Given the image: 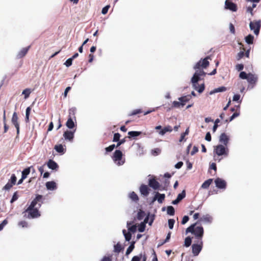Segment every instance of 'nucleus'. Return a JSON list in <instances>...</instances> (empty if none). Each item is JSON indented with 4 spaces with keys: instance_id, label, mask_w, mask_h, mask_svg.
<instances>
[{
    "instance_id": "nucleus-53",
    "label": "nucleus",
    "mask_w": 261,
    "mask_h": 261,
    "mask_svg": "<svg viewBox=\"0 0 261 261\" xmlns=\"http://www.w3.org/2000/svg\"><path fill=\"white\" fill-rule=\"evenodd\" d=\"M143 111L141 109H137V110H134L132 113L130 114V115H137L138 114H139V113H143Z\"/></svg>"
},
{
    "instance_id": "nucleus-33",
    "label": "nucleus",
    "mask_w": 261,
    "mask_h": 261,
    "mask_svg": "<svg viewBox=\"0 0 261 261\" xmlns=\"http://www.w3.org/2000/svg\"><path fill=\"white\" fill-rule=\"evenodd\" d=\"M30 168H27L24 169L22 172V179H25L27 178V176L30 174Z\"/></svg>"
},
{
    "instance_id": "nucleus-11",
    "label": "nucleus",
    "mask_w": 261,
    "mask_h": 261,
    "mask_svg": "<svg viewBox=\"0 0 261 261\" xmlns=\"http://www.w3.org/2000/svg\"><path fill=\"white\" fill-rule=\"evenodd\" d=\"M11 121L17 130V135L19 134V124L18 123V117L16 112H14L12 115Z\"/></svg>"
},
{
    "instance_id": "nucleus-19",
    "label": "nucleus",
    "mask_w": 261,
    "mask_h": 261,
    "mask_svg": "<svg viewBox=\"0 0 261 261\" xmlns=\"http://www.w3.org/2000/svg\"><path fill=\"white\" fill-rule=\"evenodd\" d=\"M63 136L66 140L72 141L74 137V132L69 130H66L64 132Z\"/></svg>"
},
{
    "instance_id": "nucleus-36",
    "label": "nucleus",
    "mask_w": 261,
    "mask_h": 261,
    "mask_svg": "<svg viewBox=\"0 0 261 261\" xmlns=\"http://www.w3.org/2000/svg\"><path fill=\"white\" fill-rule=\"evenodd\" d=\"M145 216V213L144 211L140 210L137 214V219L139 220H142Z\"/></svg>"
},
{
    "instance_id": "nucleus-41",
    "label": "nucleus",
    "mask_w": 261,
    "mask_h": 261,
    "mask_svg": "<svg viewBox=\"0 0 261 261\" xmlns=\"http://www.w3.org/2000/svg\"><path fill=\"white\" fill-rule=\"evenodd\" d=\"M115 147H116V146H115V144H112L109 146L106 147L105 148L106 151V154H107L108 152H111L112 151H113Z\"/></svg>"
},
{
    "instance_id": "nucleus-23",
    "label": "nucleus",
    "mask_w": 261,
    "mask_h": 261,
    "mask_svg": "<svg viewBox=\"0 0 261 261\" xmlns=\"http://www.w3.org/2000/svg\"><path fill=\"white\" fill-rule=\"evenodd\" d=\"M191 98L192 97L190 95H187L179 97L178 100L181 102L182 106H184L186 105V103L189 101L191 99Z\"/></svg>"
},
{
    "instance_id": "nucleus-3",
    "label": "nucleus",
    "mask_w": 261,
    "mask_h": 261,
    "mask_svg": "<svg viewBox=\"0 0 261 261\" xmlns=\"http://www.w3.org/2000/svg\"><path fill=\"white\" fill-rule=\"evenodd\" d=\"M186 233L190 232L194 235L197 240H202L204 234V229L200 224H199V221L191 225L186 229Z\"/></svg>"
},
{
    "instance_id": "nucleus-29",
    "label": "nucleus",
    "mask_w": 261,
    "mask_h": 261,
    "mask_svg": "<svg viewBox=\"0 0 261 261\" xmlns=\"http://www.w3.org/2000/svg\"><path fill=\"white\" fill-rule=\"evenodd\" d=\"M226 89H227L226 87H225L224 86H222V87L214 89L211 92V94L225 91L226 90Z\"/></svg>"
},
{
    "instance_id": "nucleus-61",
    "label": "nucleus",
    "mask_w": 261,
    "mask_h": 261,
    "mask_svg": "<svg viewBox=\"0 0 261 261\" xmlns=\"http://www.w3.org/2000/svg\"><path fill=\"white\" fill-rule=\"evenodd\" d=\"M145 224H143V223H142L141 224H140V225L139 226V228H138V230L140 231V232H143L145 230Z\"/></svg>"
},
{
    "instance_id": "nucleus-34",
    "label": "nucleus",
    "mask_w": 261,
    "mask_h": 261,
    "mask_svg": "<svg viewBox=\"0 0 261 261\" xmlns=\"http://www.w3.org/2000/svg\"><path fill=\"white\" fill-rule=\"evenodd\" d=\"M254 37L251 34L248 35L245 37V41L248 44H252L253 43Z\"/></svg>"
},
{
    "instance_id": "nucleus-46",
    "label": "nucleus",
    "mask_w": 261,
    "mask_h": 261,
    "mask_svg": "<svg viewBox=\"0 0 261 261\" xmlns=\"http://www.w3.org/2000/svg\"><path fill=\"white\" fill-rule=\"evenodd\" d=\"M18 225L19 226L21 227L22 228L27 227L28 226L27 222L25 221H21L19 222Z\"/></svg>"
},
{
    "instance_id": "nucleus-44",
    "label": "nucleus",
    "mask_w": 261,
    "mask_h": 261,
    "mask_svg": "<svg viewBox=\"0 0 261 261\" xmlns=\"http://www.w3.org/2000/svg\"><path fill=\"white\" fill-rule=\"evenodd\" d=\"M180 106L183 107L181 101H174L172 103V107L179 108Z\"/></svg>"
},
{
    "instance_id": "nucleus-15",
    "label": "nucleus",
    "mask_w": 261,
    "mask_h": 261,
    "mask_svg": "<svg viewBox=\"0 0 261 261\" xmlns=\"http://www.w3.org/2000/svg\"><path fill=\"white\" fill-rule=\"evenodd\" d=\"M219 142L222 143L223 145L227 146L229 142V138L225 133H222L220 135Z\"/></svg>"
},
{
    "instance_id": "nucleus-7",
    "label": "nucleus",
    "mask_w": 261,
    "mask_h": 261,
    "mask_svg": "<svg viewBox=\"0 0 261 261\" xmlns=\"http://www.w3.org/2000/svg\"><path fill=\"white\" fill-rule=\"evenodd\" d=\"M122 152L120 150H116L113 153L112 159L115 162H118V165H122L124 163V161H121L122 158Z\"/></svg>"
},
{
    "instance_id": "nucleus-6",
    "label": "nucleus",
    "mask_w": 261,
    "mask_h": 261,
    "mask_svg": "<svg viewBox=\"0 0 261 261\" xmlns=\"http://www.w3.org/2000/svg\"><path fill=\"white\" fill-rule=\"evenodd\" d=\"M196 242V244H193L192 246V253L194 256H197L199 254L203 246L202 240H197Z\"/></svg>"
},
{
    "instance_id": "nucleus-24",
    "label": "nucleus",
    "mask_w": 261,
    "mask_h": 261,
    "mask_svg": "<svg viewBox=\"0 0 261 261\" xmlns=\"http://www.w3.org/2000/svg\"><path fill=\"white\" fill-rule=\"evenodd\" d=\"M172 130V127L170 125H168L162 129L159 132V134L162 136H163L167 132H171Z\"/></svg>"
},
{
    "instance_id": "nucleus-28",
    "label": "nucleus",
    "mask_w": 261,
    "mask_h": 261,
    "mask_svg": "<svg viewBox=\"0 0 261 261\" xmlns=\"http://www.w3.org/2000/svg\"><path fill=\"white\" fill-rule=\"evenodd\" d=\"M213 179H208L206 180H205L201 185V188H203V189H207L210 185L213 182Z\"/></svg>"
},
{
    "instance_id": "nucleus-64",
    "label": "nucleus",
    "mask_w": 261,
    "mask_h": 261,
    "mask_svg": "<svg viewBox=\"0 0 261 261\" xmlns=\"http://www.w3.org/2000/svg\"><path fill=\"white\" fill-rule=\"evenodd\" d=\"M183 165V163L182 162H178L177 164H175V167L177 169L180 168Z\"/></svg>"
},
{
    "instance_id": "nucleus-52",
    "label": "nucleus",
    "mask_w": 261,
    "mask_h": 261,
    "mask_svg": "<svg viewBox=\"0 0 261 261\" xmlns=\"http://www.w3.org/2000/svg\"><path fill=\"white\" fill-rule=\"evenodd\" d=\"M126 137H125L124 138L121 139V140H120L119 139V141H117L118 143L116 145V147H118L119 146H120L121 145L124 144L125 141H126Z\"/></svg>"
},
{
    "instance_id": "nucleus-17",
    "label": "nucleus",
    "mask_w": 261,
    "mask_h": 261,
    "mask_svg": "<svg viewBox=\"0 0 261 261\" xmlns=\"http://www.w3.org/2000/svg\"><path fill=\"white\" fill-rule=\"evenodd\" d=\"M47 167L52 170H57L59 168V166L56 162L52 160H49L47 163Z\"/></svg>"
},
{
    "instance_id": "nucleus-39",
    "label": "nucleus",
    "mask_w": 261,
    "mask_h": 261,
    "mask_svg": "<svg viewBox=\"0 0 261 261\" xmlns=\"http://www.w3.org/2000/svg\"><path fill=\"white\" fill-rule=\"evenodd\" d=\"M122 249L121 245L119 243H118L116 245H114V252L119 253Z\"/></svg>"
},
{
    "instance_id": "nucleus-12",
    "label": "nucleus",
    "mask_w": 261,
    "mask_h": 261,
    "mask_svg": "<svg viewBox=\"0 0 261 261\" xmlns=\"http://www.w3.org/2000/svg\"><path fill=\"white\" fill-rule=\"evenodd\" d=\"M148 185L154 190H161V185L154 178L149 179Z\"/></svg>"
},
{
    "instance_id": "nucleus-62",
    "label": "nucleus",
    "mask_w": 261,
    "mask_h": 261,
    "mask_svg": "<svg viewBox=\"0 0 261 261\" xmlns=\"http://www.w3.org/2000/svg\"><path fill=\"white\" fill-rule=\"evenodd\" d=\"M229 29H230V32L232 34H235V28H234V25L232 23H230V24H229Z\"/></svg>"
},
{
    "instance_id": "nucleus-2",
    "label": "nucleus",
    "mask_w": 261,
    "mask_h": 261,
    "mask_svg": "<svg viewBox=\"0 0 261 261\" xmlns=\"http://www.w3.org/2000/svg\"><path fill=\"white\" fill-rule=\"evenodd\" d=\"M211 59L210 56H207L203 59H201L194 66L195 72L191 79V82H199L204 80V77L206 73L203 71V69L207 67L210 64L208 60Z\"/></svg>"
},
{
    "instance_id": "nucleus-50",
    "label": "nucleus",
    "mask_w": 261,
    "mask_h": 261,
    "mask_svg": "<svg viewBox=\"0 0 261 261\" xmlns=\"http://www.w3.org/2000/svg\"><path fill=\"white\" fill-rule=\"evenodd\" d=\"M175 223V220L173 219H170L168 220V226L170 229H172L173 228V226Z\"/></svg>"
},
{
    "instance_id": "nucleus-51",
    "label": "nucleus",
    "mask_w": 261,
    "mask_h": 261,
    "mask_svg": "<svg viewBox=\"0 0 261 261\" xmlns=\"http://www.w3.org/2000/svg\"><path fill=\"white\" fill-rule=\"evenodd\" d=\"M128 229L130 232H135L137 230V225H133L132 226L128 227Z\"/></svg>"
},
{
    "instance_id": "nucleus-48",
    "label": "nucleus",
    "mask_w": 261,
    "mask_h": 261,
    "mask_svg": "<svg viewBox=\"0 0 261 261\" xmlns=\"http://www.w3.org/2000/svg\"><path fill=\"white\" fill-rule=\"evenodd\" d=\"M120 136H121V135L119 133H115L114 135L113 141V142H117V141H119Z\"/></svg>"
},
{
    "instance_id": "nucleus-37",
    "label": "nucleus",
    "mask_w": 261,
    "mask_h": 261,
    "mask_svg": "<svg viewBox=\"0 0 261 261\" xmlns=\"http://www.w3.org/2000/svg\"><path fill=\"white\" fill-rule=\"evenodd\" d=\"M123 233L125 237L126 241H129L132 238V234L130 232H126V230L124 229L123 230Z\"/></svg>"
},
{
    "instance_id": "nucleus-58",
    "label": "nucleus",
    "mask_w": 261,
    "mask_h": 261,
    "mask_svg": "<svg viewBox=\"0 0 261 261\" xmlns=\"http://www.w3.org/2000/svg\"><path fill=\"white\" fill-rule=\"evenodd\" d=\"M109 8H110L109 5H107V6H105V7H103L101 11L102 14H107Z\"/></svg>"
},
{
    "instance_id": "nucleus-1",
    "label": "nucleus",
    "mask_w": 261,
    "mask_h": 261,
    "mask_svg": "<svg viewBox=\"0 0 261 261\" xmlns=\"http://www.w3.org/2000/svg\"><path fill=\"white\" fill-rule=\"evenodd\" d=\"M43 203V196L37 195L29 207L23 212V217L28 219L37 218L40 216L39 208Z\"/></svg>"
},
{
    "instance_id": "nucleus-32",
    "label": "nucleus",
    "mask_w": 261,
    "mask_h": 261,
    "mask_svg": "<svg viewBox=\"0 0 261 261\" xmlns=\"http://www.w3.org/2000/svg\"><path fill=\"white\" fill-rule=\"evenodd\" d=\"M141 132H137V131H130L128 133V135H129L128 138H130L132 137H135L139 136L141 135Z\"/></svg>"
},
{
    "instance_id": "nucleus-31",
    "label": "nucleus",
    "mask_w": 261,
    "mask_h": 261,
    "mask_svg": "<svg viewBox=\"0 0 261 261\" xmlns=\"http://www.w3.org/2000/svg\"><path fill=\"white\" fill-rule=\"evenodd\" d=\"M32 91L33 90H32L31 89L26 88L22 91V94L24 95L25 99H27L29 97L30 94H31Z\"/></svg>"
},
{
    "instance_id": "nucleus-5",
    "label": "nucleus",
    "mask_w": 261,
    "mask_h": 261,
    "mask_svg": "<svg viewBox=\"0 0 261 261\" xmlns=\"http://www.w3.org/2000/svg\"><path fill=\"white\" fill-rule=\"evenodd\" d=\"M229 149L223 145H218L214 146V152L218 156L224 155L226 156L228 154Z\"/></svg>"
},
{
    "instance_id": "nucleus-55",
    "label": "nucleus",
    "mask_w": 261,
    "mask_h": 261,
    "mask_svg": "<svg viewBox=\"0 0 261 261\" xmlns=\"http://www.w3.org/2000/svg\"><path fill=\"white\" fill-rule=\"evenodd\" d=\"M8 220L7 219H5L3 221V222L0 224V231L2 230L4 227L8 223Z\"/></svg>"
},
{
    "instance_id": "nucleus-27",
    "label": "nucleus",
    "mask_w": 261,
    "mask_h": 261,
    "mask_svg": "<svg viewBox=\"0 0 261 261\" xmlns=\"http://www.w3.org/2000/svg\"><path fill=\"white\" fill-rule=\"evenodd\" d=\"M129 197L133 201L137 202L139 199L137 195V194L135 192H132L129 194Z\"/></svg>"
},
{
    "instance_id": "nucleus-49",
    "label": "nucleus",
    "mask_w": 261,
    "mask_h": 261,
    "mask_svg": "<svg viewBox=\"0 0 261 261\" xmlns=\"http://www.w3.org/2000/svg\"><path fill=\"white\" fill-rule=\"evenodd\" d=\"M248 76V74H247V73H246L245 72H244V71H242V72H241V73H240V77L242 79H243V80H247Z\"/></svg>"
},
{
    "instance_id": "nucleus-10",
    "label": "nucleus",
    "mask_w": 261,
    "mask_h": 261,
    "mask_svg": "<svg viewBox=\"0 0 261 261\" xmlns=\"http://www.w3.org/2000/svg\"><path fill=\"white\" fill-rule=\"evenodd\" d=\"M225 8L233 12L237 11L238 9L237 5L233 3L231 0H226Z\"/></svg>"
},
{
    "instance_id": "nucleus-57",
    "label": "nucleus",
    "mask_w": 261,
    "mask_h": 261,
    "mask_svg": "<svg viewBox=\"0 0 261 261\" xmlns=\"http://www.w3.org/2000/svg\"><path fill=\"white\" fill-rule=\"evenodd\" d=\"M72 60H73L72 59H71V58H69L68 59H67L66 60V61L65 62L64 64L67 67H69L70 66H71L72 65Z\"/></svg>"
},
{
    "instance_id": "nucleus-63",
    "label": "nucleus",
    "mask_w": 261,
    "mask_h": 261,
    "mask_svg": "<svg viewBox=\"0 0 261 261\" xmlns=\"http://www.w3.org/2000/svg\"><path fill=\"white\" fill-rule=\"evenodd\" d=\"M205 139L207 141H211V134L209 132H207L205 135Z\"/></svg>"
},
{
    "instance_id": "nucleus-26",
    "label": "nucleus",
    "mask_w": 261,
    "mask_h": 261,
    "mask_svg": "<svg viewBox=\"0 0 261 261\" xmlns=\"http://www.w3.org/2000/svg\"><path fill=\"white\" fill-rule=\"evenodd\" d=\"M258 80V77L257 75L249 73L248 76L247 81L248 82H256Z\"/></svg>"
},
{
    "instance_id": "nucleus-60",
    "label": "nucleus",
    "mask_w": 261,
    "mask_h": 261,
    "mask_svg": "<svg viewBox=\"0 0 261 261\" xmlns=\"http://www.w3.org/2000/svg\"><path fill=\"white\" fill-rule=\"evenodd\" d=\"M198 151V148L197 146H194L193 148L192 151L191 152V154L193 155L196 153Z\"/></svg>"
},
{
    "instance_id": "nucleus-59",
    "label": "nucleus",
    "mask_w": 261,
    "mask_h": 261,
    "mask_svg": "<svg viewBox=\"0 0 261 261\" xmlns=\"http://www.w3.org/2000/svg\"><path fill=\"white\" fill-rule=\"evenodd\" d=\"M189 217L188 216H185L182 218L181 223L182 224H185L189 221Z\"/></svg>"
},
{
    "instance_id": "nucleus-40",
    "label": "nucleus",
    "mask_w": 261,
    "mask_h": 261,
    "mask_svg": "<svg viewBox=\"0 0 261 261\" xmlns=\"http://www.w3.org/2000/svg\"><path fill=\"white\" fill-rule=\"evenodd\" d=\"M192 243L191 238L189 237H187L185 240V246L187 247H189Z\"/></svg>"
},
{
    "instance_id": "nucleus-22",
    "label": "nucleus",
    "mask_w": 261,
    "mask_h": 261,
    "mask_svg": "<svg viewBox=\"0 0 261 261\" xmlns=\"http://www.w3.org/2000/svg\"><path fill=\"white\" fill-rule=\"evenodd\" d=\"M239 44L241 45V49L242 50L240 51L237 55V59L238 60H239L243 58L245 56L244 51L246 50L245 48L244 47V45L242 43H239Z\"/></svg>"
},
{
    "instance_id": "nucleus-8",
    "label": "nucleus",
    "mask_w": 261,
    "mask_h": 261,
    "mask_svg": "<svg viewBox=\"0 0 261 261\" xmlns=\"http://www.w3.org/2000/svg\"><path fill=\"white\" fill-rule=\"evenodd\" d=\"M250 29L253 31L256 35H258L261 27L260 20L251 21L249 24Z\"/></svg>"
},
{
    "instance_id": "nucleus-20",
    "label": "nucleus",
    "mask_w": 261,
    "mask_h": 261,
    "mask_svg": "<svg viewBox=\"0 0 261 261\" xmlns=\"http://www.w3.org/2000/svg\"><path fill=\"white\" fill-rule=\"evenodd\" d=\"M212 220H213L212 217L210 215L207 214L206 215L203 216L202 217H201L200 218V219L198 220L199 221V224H200V222H206V223H211L212 221Z\"/></svg>"
},
{
    "instance_id": "nucleus-43",
    "label": "nucleus",
    "mask_w": 261,
    "mask_h": 261,
    "mask_svg": "<svg viewBox=\"0 0 261 261\" xmlns=\"http://www.w3.org/2000/svg\"><path fill=\"white\" fill-rule=\"evenodd\" d=\"M171 234V232L169 231L168 233V234L167 235V237H166V238L165 239V240L160 245H159V246L163 245L165 243H166L167 242H168L169 241V240L170 239Z\"/></svg>"
},
{
    "instance_id": "nucleus-30",
    "label": "nucleus",
    "mask_w": 261,
    "mask_h": 261,
    "mask_svg": "<svg viewBox=\"0 0 261 261\" xmlns=\"http://www.w3.org/2000/svg\"><path fill=\"white\" fill-rule=\"evenodd\" d=\"M54 148L59 153H64V149L62 144L55 145Z\"/></svg>"
},
{
    "instance_id": "nucleus-9",
    "label": "nucleus",
    "mask_w": 261,
    "mask_h": 261,
    "mask_svg": "<svg viewBox=\"0 0 261 261\" xmlns=\"http://www.w3.org/2000/svg\"><path fill=\"white\" fill-rule=\"evenodd\" d=\"M17 178L14 174H13L10 179L9 180L7 184L4 187L3 189L5 190H9L11 188L16 184Z\"/></svg>"
},
{
    "instance_id": "nucleus-21",
    "label": "nucleus",
    "mask_w": 261,
    "mask_h": 261,
    "mask_svg": "<svg viewBox=\"0 0 261 261\" xmlns=\"http://www.w3.org/2000/svg\"><path fill=\"white\" fill-rule=\"evenodd\" d=\"M193 86L195 87L196 90L199 93H201L204 89V83L201 84L200 85H199V83H192Z\"/></svg>"
},
{
    "instance_id": "nucleus-4",
    "label": "nucleus",
    "mask_w": 261,
    "mask_h": 261,
    "mask_svg": "<svg viewBox=\"0 0 261 261\" xmlns=\"http://www.w3.org/2000/svg\"><path fill=\"white\" fill-rule=\"evenodd\" d=\"M75 108H71L69 110L68 118L66 123V125L70 129H72L75 126L74 122L73 121V119L75 120Z\"/></svg>"
},
{
    "instance_id": "nucleus-38",
    "label": "nucleus",
    "mask_w": 261,
    "mask_h": 261,
    "mask_svg": "<svg viewBox=\"0 0 261 261\" xmlns=\"http://www.w3.org/2000/svg\"><path fill=\"white\" fill-rule=\"evenodd\" d=\"M170 181L168 179H165L164 184L161 187V190H165L167 189V188L169 186Z\"/></svg>"
},
{
    "instance_id": "nucleus-16",
    "label": "nucleus",
    "mask_w": 261,
    "mask_h": 261,
    "mask_svg": "<svg viewBox=\"0 0 261 261\" xmlns=\"http://www.w3.org/2000/svg\"><path fill=\"white\" fill-rule=\"evenodd\" d=\"M140 192L142 195L147 196L149 193L150 189L147 186L142 184L141 185L139 188Z\"/></svg>"
},
{
    "instance_id": "nucleus-54",
    "label": "nucleus",
    "mask_w": 261,
    "mask_h": 261,
    "mask_svg": "<svg viewBox=\"0 0 261 261\" xmlns=\"http://www.w3.org/2000/svg\"><path fill=\"white\" fill-rule=\"evenodd\" d=\"M142 256V254H140L139 256H134L132 259V261H140Z\"/></svg>"
},
{
    "instance_id": "nucleus-25",
    "label": "nucleus",
    "mask_w": 261,
    "mask_h": 261,
    "mask_svg": "<svg viewBox=\"0 0 261 261\" xmlns=\"http://www.w3.org/2000/svg\"><path fill=\"white\" fill-rule=\"evenodd\" d=\"M46 187L47 189L50 190H53L57 188L56 184L54 181H47L46 183Z\"/></svg>"
},
{
    "instance_id": "nucleus-14",
    "label": "nucleus",
    "mask_w": 261,
    "mask_h": 261,
    "mask_svg": "<svg viewBox=\"0 0 261 261\" xmlns=\"http://www.w3.org/2000/svg\"><path fill=\"white\" fill-rule=\"evenodd\" d=\"M165 198V195L164 194H160L159 192H156L152 199V202L153 203L157 200L159 203H162Z\"/></svg>"
},
{
    "instance_id": "nucleus-47",
    "label": "nucleus",
    "mask_w": 261,
    "mask_h": 261,
    "mask_svg": "<svg viewBox=\"0 0 261 261\" xmlns=\"http://www.w3.org/2000/svg\"><path fill=\"white\" fill-rule=\"evenodd\" d=\"M18 192L16 191L15 192L14 194H13V195L12 196V198L10 201V202L11 203H13L14 201H15L16 200H17L18 198Z\"/></svg>"
},
{
    "instance_id": "nucleus-45",
    "label": "nucleus",
    "mask_w": 261,
    "mask_h": 261,
    "mask_svg": "<svg viewBox=\"0 0 261 261\" xmlns=\"http://www.w3.org/2000/svg\"><path fill=\"white\" fill-rule=\"evenodd\" d=\"M186 196L185 191H182V192L177 195V198L180 201Z\"/></svg>"
},
{
    "instance_id": "nucleus-13",
    "label": "nucleus",
    "mask_w": 261,
    "mask_h": 261,
    "mask_svg": "<svg viewBox=\"0 0 261 261\" xmlns=\"http://www.w3.org/2000/svg\"><path fill=\"white\" fill-rule=\"evenodd\" d=\"M215 182L216 187L219 189H225L226 187V181L221 178H216L215 180Z\"/></svg>"
},
{
    "instance_id": "nucleus-42",
    "label": "nucleus",
    "mask_w": 261,
    "mask_h": 261,
    "mask_svg": "<svg viewBox=\"0 0 261 261\" xmlns=\"http://www.w3.org/2000/svg\"><path fill=\"white\" fill-rule=\"evenodd\" d=\"M135 248L134 243H132L127 249L126 251V255H127L130 253Z\"/></svg>"
},
{
    "instance_id": "nucleus-56",
    "label": "nucleus",
    "mask_w": 261,
    "mask_h": 261,
    "mask_svg": "<svg viewBox=\"0 0 261 261\" xmlns=\"http://www.w3.org/2000/svg\"><path fill=\"white\" fill-rule=\"evenodd\" d=\"M112 256L110 255L108 256H105L100 261H112Z\"/></svg>"
},
{
    "instance_id": "nucleus-18",
    "label": "nucleus",
    "mask_w": 261,
    "mask_h": 261,
    "mask_svg": "<svg viewBox=\"0 0 261 261\" xmlns=\"http://www.w3.org/2000/svg\"><path fill=\"white\" fill-rule=\"evenodd\" d=\"M30 46H28L27 47L23 48L18 53L17 55V58L18 59H20L24 57L27 53L28 52Z\"/></svg>"
},
{
    "instance_id": "nucleus-35",
    "label": "nucleus",
    "mask_w": 261,
    "mask_h": 261,
    "mask_svg": "<svg viewBox=\"0 0 261 261\" xmlns=\"http://www.w3.org/2000/svg\"><path fill=\"white\" fill-rule=\"evenodd\" d=\"M167 214L170 216H173L175 214V210L172 206H168L167 208Z\"/></svg>"
}]
</instances>
